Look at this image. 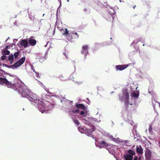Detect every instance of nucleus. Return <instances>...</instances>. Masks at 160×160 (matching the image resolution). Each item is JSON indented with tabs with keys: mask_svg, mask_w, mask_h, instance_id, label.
Returning <instances> with one entry per match:
<instances>
[{
	"mask_svg": "<svg viewBox=\"0 0 160 160\" xmlns=\"http://www.w3.org/2000/svg\"><path fill=\"white\" fill-rule=\"evenodd\" d=\"M138 157L135 156L133 160H138Z\"/></svg>",
	"mask_w": 160,
	"mask_h": 160,
	"instance_id": "obj_29",
	"label": "nucleus"
},
{
	"mask_svg": "<svg viewBox=\"0 0 160 160\" xmlns=\"http://www.w3.org/2000/svg\"><path fill=\"white\" fill-rule=\"evenodd\" d=\"M74 123H75L77 125H79L80 124L79 121L77 119L74 120Z\"/></svg>",
	"mask_w": 160,
	"mask_h": 160,
	"instance_id": "obj_25",
	"label": "nucleus"
},
{
	"mask_svg": "<svg viewBox=\"0 0 160 160\" xmlns=\"http://www.w3.org/2000/svg\"><path fill=\"white\" fill-rule=\"evenodd\" d=\"M0 84L2 85L5 84L6 85L8 88H12L15 90H16V88H18L17 85L18 84H19V83H17L15 84H13L10 82H8L6 79L2 78H0Z\"/></svg>",
	"mask_w": 160,
	"mask_h": 160,
	"instance_id": "obj_4",
	"label": "nucleus"
},
{
	"mask_svg": "<svg viewBox=\"0 0 160 160\" xmlns=\"http://www.w3.org/2000/svg\"><path fill=\"white\" fill-rule=\"evenodd\" d=\"M88 46L87 45H83L82 48V50L81 53L82 54L84 55L85 56L88 54Z\"/></svg>",
	"mask_w": 160,
	"mask_h": 160,
	"instance_id": "obj_9",
	"label": "nucleus"
},
{
	"mask_svg": "<svg viewBox=\"0 0 160 160\" xmlns=\"http://www.w3.org/2000/svg\"><path fill=\"white\" fill-rule=\"evenodd\" d=\"M35 73H36V77L38 78H39V73L37 72H35Z\"/></svg>",
	"mask_w": 160,
	"mask_h": 160,
	"instance_id": "obj_31",
	"label": "nucleus"
},
{
	"mask_svg": "<svg viewBox=\"0 0 160 160\" xmlns=\"http://www.w3.org/2000/svg\"><path fill=\"white\" fill-rule=\"evenodd\" d=\"M44 15H45V14H43L42 16H43H43H44Z\"/></svg>",
	"mask_w": 160,
	"mask_h": 160,
	"instance_id": "obj_39",
	"label": "nucleus"
},
{
	"mask_svg": "<svg viewBox=\"0 0 160 160\" xmlns=\"http://www.w3.org/2000/svg\"><path fill=\"white\" fill-rule=\"evenodd\" d=\"M46 104L41 100V102H38L34 104V105L37 107L39 110L42 113L47 111L49 109L48 106H46Z\"/></svg>",
	"mask_w": 160,
	"mask_h": 160,
	"instance_id": "obj_3",
	"label": "nucleus"
},
{
	"mask_svg": "<svg viewBox=\"0 0 160 160\" xmlns=\"http://www.w3.org/2000/svg\"><path fill=\"white\" fill-rule=\"evenodd\" d=\"M72 101L71 102L72 103Z\"/></svg>",
	"mask_w": 160,
	"mask_h": 160,
	"instance_id": "obj_41",
	"label": "nucleus"
},
{
	"mask_svg": "<svg viewBox=\"0 0 160 160\" xmlns=\"http://www.w3.org/2000/svg\"><path fill=\"white\" fill-rule=\"evenodd\" d=\"M55 32V29H54V30H53V33H54Z\"/></svg>",
	"mask_w": 160,
	"mask_h": 160,
	"instance_id": "obj_38",
	"label": "nucleus"
},
{
	"mask_svg": "<svg viewBox=\"0 0 160 160\" xmlns=\"http://www.w3.org/2000/svg\"><path fill=\"white\" fill-rule=\"evenodd\" d=\"M152 152L148 148H146L145 151V160H151Z\"/></svg>",
	"mask_w": 160,
	"mask_h": 160,
	"instance_id": "obj_8",
	"label": "nucleus"
},
{
	"mask_svg": "<svg viewBox=\"0 0 160 160\" xmlns=\"http://www.w3.org/2000/svg\"><path fill=\"white\" fill-rule=\"evenodd\" d=\"M138 42V41H137L136 43L135 42H133V43L137 44Z\"/></svg>",
	"mask_w": 160,
	"mask_h": 160,
	"instance_id": "obj_37",
	"label": "nucleus"
},
{
	"mask_svg": "<svg viewBox=\"0 0 160 160\" xmlns=\"http://www.w3.org/2000/svg\"><path fill=\"white\" fill-rule=\"evenodd\" d=\"M10 51L7 49L3 50L2 52V54L5 55H9Z\"/></svg>",
	"mask_w": 160,
	"mask_h": 160,
	"instance_id": "obj_18",
	"label": "nucleus"
},
{
	"mask_svg": "<svg viewBox=\"0 0 160 160\" xmlns=\"http://www.w3.org/2000/svg\"><path fill=\"white\" fill-rule=\"evenodd\" d=\"M26 59L25 57H22L20 59L18 60L16 62L13 64L14 68H17L21 66L24 62Z\"/></svg>",
	"mask_w": 160,
	"mask_h": 160,
	"instance_id": "obj_6",
	"label": "nucleus"
},
{
	"mask_svg": "<svg viewBox=\"0 0 160 160\" xmlns=\"http://www.w3.org/2000/svg\"><path fill=\"white\" fill-rule=\"evenodd\" d=\"M83 120H84V122L86 123L87 124H89V122L86 119H84Z\"/></svg>",
	"mask_w": 160,
	"mask_h": 160,
	"instance_id": "obj_28",
	"label": "nucleus"
},
{
	"mask_svg": "<svg viewBox=\"0 0 160 160\" xmlns=\"http://www.w3.org/2000/svg\"><path fill=\"white\" fill-rule=\"evenodd\" d=\"M20 53V52L18 50L17 52H15L13 54L14 58L17 59Z\"/></svg>",
	"mask_w": 160,
	"mask_h": 160,
	"instance_id": "obj_19",
	"label": "nucleus"
},
{
	"mask_svg": "<svg viewBox=\"0 0 160 160\" xmlns=\"http://www.w3.org/2000/svg\"><path fill=\"white\" fill-rule=\"evenodd\" d=\"M136 7V5H135L133 7V9H134L135 8V7Z\"/></svg>",
	"mask_w": 160,
	"mask_h": 160,
	"instance_id": "obj_36",
	"label": "nucleus"
},
{
	"mask_svg": "<svg viewBox=\"0 0 160 160\" xmlns=\"http://www.w3.org/2000/svg\"><path fill=\"white\" fill-rule=\"evenodd\" d=\"M79 112V110L78 109L75 110H73L72 111V112H73L74 113H78Z\"/></svg>",
	"mask_w": 160,
	"mask_h": 160,
	"instance_id": "obj_27",
	"label": "nucleus"
},
{
	"mask_svg": "<svg viewBox=\"0 0 160 160\" xmlns=\"http://www.w3.org/2000/svg\"><path fill=\"white\" fill-rule=\"evenodd\" d=\"M119 100L121 101H124L125 105L128 106L129 102V93L127 89H124L123 91V96L119 95Z\"/></svg>",
	"mask_w": 160,
	"mask_h": 160,
	"instance_id": "obj_2",
	"label": "nucleus"
},
{
	"mask_svg": "<svg viewBox=\"0 0 160 160\" xmlns=\"http://www.w3.org/2000/svg\"><path fill=\"white\" fill-rule=\"evenodd\" d=\"M119 2H122V1H121V0H120V1H119Z\"/></svg>",
	"mask_w": 160,
	"mask_h": 160,
	"instance_id": "obj_40",
	"label": "nucleus"
},
{
	"mask_svg": "<svg viewBox=\"0 0 160 160\" xmlns=\"http://www.w3.org/2000/svg\"><path fill=\"white\" fill-rule=\"evenodd\" d=\"M83 130L84 129L86 130V132L87 133H89L90 134L92 132V131H90L88 128H86V127H84L83 128Z\"/></svg>",
	"mask_w": 160,
	"mask_h": 160,
	"instance_id": "obj_22",
	"label": "nucleus"
},
{
	"mask_svg": "<svg viewBox=\"0 0 160 160\" xmlns=\"http://www.w3.org/2000/svg\"><path fill=\"white\" fill-rule=\"evenodd\" d=\"M139 96V94H137L134 92H132L131 94V96L132 98H138Z\"/></svg>",
	"mask_w": 160,
	"mask_h": 160,
	"instance_id": "obj_20",
	"label": "nucleus"
},
{
	"mask_svg": "<svg viewBox=\"0 0 160 160\" xmlns=\"http://www.w3.org/2000/svg\"><path fill=\"white\" fill-rule=\"evenodd\" d=\"M4 66L8 68H12V69H14V66H13V64L12 65H8L6 64H4Z\"/></svg>",
	"mask_w": 160,
	"mask_h": 160,
	"instance_id": "obj_23",
	"label": "nucleus"
},
{
	"mask_svg": "<svg viewBox=\"0 0 160 160\" xmlns=\"http://www.w3.org/2000/svg\"><path fill=\"white\" fill-rule=\"evenodd\" d=\"M32 70H33V71L34 72H36L35 71L34 69H33V68H32Z\"/></svg>",
	"mask_w": 160,
	"mask_h": 160,
	"instance_id": "obj_35",
	"label": "nucleus"
},
{
	"mask_svg": "<svg viewBox=\"0 0 160 160\" xmlns=\"http://www.w3.org/2000/svg\"><path fill=\"white\" fill-rule=\"evenodd\" d=\"M58 28V29H59L60 31H61H61H62L61 30V29H62V28H60V27H59V28Z\"/></svg>",
	"mask_w": 160,
	"mask_h": 160,
	"instance_id": "obj_34",
	"label": "nucleus"
},
{
	"mask_svg": "<svg viewBox=\"0 0 160 160\" xmlns=\"http://www.w3.org/2000/svg\"><path fill=\"white\" fill-rule=\"evenodd\" d=\"M148 130L150 132H151L152 130V127L151 125L149 126Z\"/></svg>",
	"mask_w": 160,
	"mask_h": 160,
	"instance_id": "obj_30",
	"label": "nucleus"
},
{
	"mask_svg": "<svg viewBox=\"0 0 160 160\" xmlns=\"http://www.w3.org/2000/svg\"><path fill=\"white\" fill-rule=\"evenodd\" d=\"M20 44L22 46H23L24 47H27L28 44V42L27 40L26 39H23L21 40Z\"/></svg>",
	"mask_w": 160,
	"mask_h": 160,
	"instance_id": "obj_14",
	"label": "nucleus"
},
{
	"mask_svg": "<svg viewBox=\"0 0 160 160\" xmlns=\"http://www.w3.org/2000/svg\"><path fill=\"white\" fill-rule=\"evenodd\" d=\"M98 142L99 145L98 146L100 148L106 147V149H108L109 148L110 146L104 141H98Z\"/></svg>",
	"mask_w": 160,
	"mask_h": 160,
	"instance_id": "obj_7",
	"label": "nucleus"
},
{
	"mask_svg": "<svg viewBox=\"0 0 160 160\" xmlns=\"http://www.w3.org/2000/svg\"><path fill=\"white\" fill-rule=\"evenodd\" d=\"M128 66V65L127 64L118 65L115 66V68L117 69V71H122L126 69Z\"/></svg>",
	"mask_w": 160,
	"mask_h": 160,
	"instance_id": "obj_10",
	"label": "nucleus"
},
{
	"mask_svg": "<svg viewBox=\"0 0 160 160\" xmlns=\"http://www.w3.org/2000/svg\"><path fill=\"white\" fill-rule=\"evenodd\" d=\"M128 152L129 154L132 156L134 155L136 153L134 151L131 150H128Z\"/></svg>",
	"mask_w": 160,
	"mask_h": 160,
	"instance_id": "obj_21",
	"label": "nucleus"
},
{
	"mask_svg": "<svg viewBox=\"0 0 160 160\" xmlns=\"http://www.w3.org/2000/svg\"><path fill=\"white\" fill-rule=\"evenodd\" d=\"M18 88H16V90L18 91V93H20L22 97L27 98L31 102H33L35 103L38 102H41V100L38 99L37 95L31 92L25 87L23 86L20 84L17 85Z\"/></svg>",
	"mask_w": 160,
	"mask_h": 160,
	"instance_id": "obj_1",
	"label": "nucleus"
},
{
	"mask_svg": "<svg viewBox=\"0 0 160 160\" xmlns=\"http://www.w3.org/2000/svg\"><path fill=\"white\" fill-rule=\"evenodd\" d=\"M14 57L13 54H10L7 58H6V60L9 61L10 64H12L14 62Z\"/></svg>",
	"mask_w": 160,
	"mask_h": 160,
	"instance_id": "obj_11",
	"label": "nucleus"
},
{
	"mask_svg": "<svg viewBox=\"0 0 160 160\" xmlns=\"http://www.w3.org/2000/svg\"><path fill=\"white\" fill-rule=\"evenodd\" d=\"M138 160H143V159L140 157L138 158Z\"/></svg>",
	"mask_w": 160,
	"mask_h": 160,
	"instance_id": "obj_33",
	"label": "nucleus"
},
{
	"mask_svg": "<svg viewBox=\"0 0 160 160\" xmlns=\"http://www.w3.org/2000/svg\"><path fill=\"white\" fill-rule=\"evenodd\" d=\"M79 37V35L77 32L69 33L67 36V39L71 42H73V39H77Z\"/></svg>",
	"mask_w": 160,
	"mask_h": 160,
	"instance_id": "obj_5",
	"label": "nucleus"
},
{
	"mask_svg": "<svg viewBox=\"0 0 160 160\" xmlns=\"http://www.w3.org/2000/svg\"><path fill=\"white\" fill-rule=\"evenodd\" d=\"M61 32L62 33L63 35H65L66 36L67 38V36L69 34L68 31L66 28H62L61 30Z\"/></svg>",
	"mask_w": 160,
	"mask_h": 160,
	"instance_id": "obj_15",
	"label": "nucleus"
},
{
	"mask_svg": "<svg viewBox=\"0 0 160 160\" xmlns=\"http://www.w3.org/2000/svg\"><path fill=\"white\" fill-rule=\"evenodd\" d=\"M36 41L33 38V37H31L28 40V42L32 46H35L36 43Z\"/></svg>",
	"mask_w": 160,
	"mask_h": 160,
	"instance_id": "obj_13",
	"label": "nucleus"
},
{
	"mask_svg": "<svg viewBox=\"0 0 160 160\" xmlns=\"http://www.w3.org/2000/svg\"><path fill=\"white\" fill-rule=\"evenodd\" d=\"M126 160H132L133 156L129 154H126L124 155Z\"/></svg>",
	"mask_w": 160,
	"mask_h": 160,
	"instance_id": "obj_17",
	"label": "nucleus"
},
{
	"mask_svg": "<svg viewBox=\"0 0 160 160\" xmlns=\"http://www.w3.org/2000/svg\"><path fill=\"white\" fill-rule=\"evenodd\" d=\"M3 55L1 57V59L2 60H6V58H7L6 56L4 54H2Z\"/></svg>",
	"mask_w": 160,
	"mask_h": 160,
	"instance_id": "obj_24",
	"label": "nucleus"
},
{
	"mask_svg": "<svg viewBox=\"0 0 160 160\" xmlns=\"http://www.w3.org/2000/svg\"><path fill=\"white\" fill-rule=\"evenodd\" d=\"M76 107L78 109H81L84 110L86 109L87 108L86 106H84L83 104L81 103L75 104Z\"/></svg>",
	"mask_w": 160,
	"mask_h": 160,
	"instance_id": "obj_12",
	"label": "nucleus"
},
{
	"mask_svg": "<svg viewBox=\"0 0 160 160\" xmlns=\"http://www.w3.org/2000/svg\"><path fill=\"white\" fill-rule=\"evenodd\" d=\"M136 151L138 153H139L140 154H142L143 153V149L141 146L139 145V146H137L136 147Z\"/></svg>",
	"mask_w": 160,
	"mask_h": 160,
	"instance_id": "obj_16",
	"label": "nucleus"
},
{
	"mask_svg": "<svg viewBox=\"0 0 160 160\" xmlns=\"http://www.w3.org/2000/svg\"><path fill=\"white\" fill-rule=\"evenodd\" d=\"M9 48V46H6L5 47V49H8Z\"/></svg>",
	"mask_w": 160,
	"mask_h": 160,
	"instance_id": "obj_32",
	"label": "nucleus"
},
{
	"mask_svg": "<svg viewBox=\"0 0 160 160\" xmlns=\"http://www.w3.org/2000/svg\"><path fill=\"white\" fill-rule=\"evenodd\" d=\"M80 114L83 116H85V112L84 111H82L80 113Z\"/></svg>",
	"mask_w": 160,
	"mask_h": 160,
	"instance_id": "obj_26",
	"label": "nucleus"
}]
</instances>
